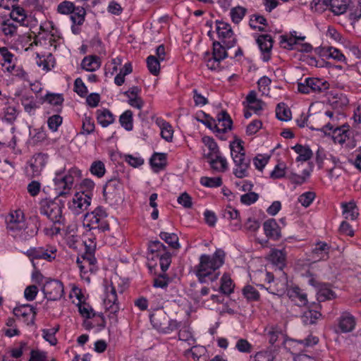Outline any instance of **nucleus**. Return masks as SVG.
Masks as SVG:
<instances>
[{"mask_svg": "<svg viewBox=\"0 0 361 361\" xmlns=\"http://www.w3.org/2000/svg\"><path fill=\"white\" fill-rule=\"evenodd\" d=\"M225 252L217 249L213 255H200L199 264L195 267V274L201 283L207 280L214 281L219 276V268L224 264Z\"/></svg>", "mask_w": 361, "mask_h": 361, "instance_id": "nucleus-1", "label": "nucleus"}, {"mask_svg": "<svg viewBox=\"0 0 361 361\" xmlns=\"http://www.w3.org/2000/svg\"><path fill=\"white\" fill-rule=\"evenodd\" d=\"M63 209V205L56 201L46 199L40 202V213L46 216L55 225L52 228V234H57L60 232L61 228L57 224L60 226L65 223Z\"/></svg>", "mask_w": 361, "mask_h": 361, "instance_id": "nucleus-2", "label": "nucleus"}, {"mask_svg": "<svg viewBox=\"0 0 361 361\" xmlns=\"http://www.w3.org/2000/svg\"><path fill=\"white\" fill-rule=\"evenodd\" d=\"M107 214L102 207L96 208L92 212L85 216L84 226L98 233L109 230V224L106 219Z\"/></svg>", "mask_w": 361, "mask_h": 361, "instance_id": "nucleus-3", "label": "nucleus"}, {"mask_svg": "<svg viewBox=\"0 0 361 361\" xmlns=\"http://www.w3.org/2000/svg\"><path fill=\"white\" fill-rule=\"evenodd\" d=\"M80 170L74 168L70 169L66 174L61 171L56 173V177L54 181L59 197L66 196L70 194L73 188L75 176H80Z\"/></svg>", "mask_w": 361, "mask_h": 361, "instance_id": "nucleus-4", "label": "nucleus"}, {"mask_svg": "<svg viewBox=\"0 0 361 361\" xmlns=\"http://www.w3.org/2000/svg\"><path fill=\"white\" fill-rule=\"evenodd\" d=\"M150 322L153 327L162 334H170L180 326L177 321L169 319L166 313L161 310L152 314Z\"/></svg>", "mask_w": 361, "mask_h": 361, "instance_id": "nucleus-5", "label": "nucleus"}, {"mask_svg": "<svg viewBox=\"0 0 361 361\" xmlns=\"http://www.w3.org/2000/svg\"><path fill=\"white\" fill-rule=\"evenodd\" d=\"M123 288L116 287L111 281L105 285V293L104 298V306L110 314H116L120 310L119 303L118 302L117 292L122 293Z\"/></svg>", "mask_w": 361, "mask_h": 361, "instance_id": "nucleus-6", "label": "nucleus"}, {"mask_svg": "<svg viewBox=\"0 0 361 361\" xmlns=\"http://www.w3.org/2000/svg\"><path fill=\"white\" fill-rule=\"evenodd\" d=\"M86 247V252L77 257L76 263L82 274L87 272H94L96 271V258L94 255L95 245L91 241L87 245V241H84Z\"/></svg>", "mask_w": 361, "mask_h": 361, "instance_id": "nucleus-7", "label": "nucleus"}, {"mask_svg": "<svg viewBox=\"0 0 361 361\" xmlns=\"http://www.w3.org/2000/svg\"><path fill=\"white\" fill-rule=\"evenodd\" d=\"M329 87V83L322 79L307 78L298 85V90L302 94L324 92Z\"/></svg>", "mask_w": 361, "mask_h": 361, "instance_id": "nucleus-8", "label": "nucleus"}, {"mask_svg": "<svg viewBox=\"0 0 361 361\" xmlns=\"http://www.w3.org/2000/svg\"><path fill=\"white\" fill-rule=\"evenodd\" d=\"M42 291L48 300L56 301L63 295V285L58 280H49L44 284Z\"/></svg>", "mask_w": 361, "mask_h": 361, "instance_id": "nucleus-9", "label": "nucleus"}, {"mask_svg": "<svg viewBox=\"0 0 361 361\" xmlns=\"http://www.w3.org/2000/svg\"><path fill=\"white\" fill-rule=\"evenodd\" d=\"M90 202V194H85V192H76L68 203V208L74 214L78 215L87 209Z\"/></svg>", "mask_w": 361, "mask_h": 361, "instance_id": "nucleus-10", "label": "nucleus"}, {"mask_svg": "<svg viewBox=\"0 0 361 361\" xmlns=\"http://www.w3.org/2000/svg\"><path fill=\"white\" fill-rule=\"evenodd\" d=\"M216 32L218 37L227 48L233 47L235 44L233 32L231 25L223 21H216Z\"/></svg>", "mask_w": 361, "mask_h": 361, "instance_id": "nucleus-11", "label": "nucleus"}, {"mask_svg": "<svg viewBox=\"0 0 361 361\" xmlns=\"http://www.w3.org/2000/svg\"><path fill=\"white\" fill-rule=\"evenodd\" d=\"M56 251V250L54 248L31 247L26 251L25 255L31 260L33 267L35 268V259H45L50 262L55 258Z\"/></svg>", "mask_w": 361, "mask_h": 361, "instance_id": "nucleus-12", "label": "nucleus"}, {"mask_svg": "<svg viewBox=\"0 0 361 361\" xmlns=\"http://www.w3.org/2000/svg\"><path fill=\"white\" fill-rule=\"evenodd\" d=\"M234 167L233 173L235 177L243 178L249 176V169L250 167V159L246 155L243 157H236L233 159Z\"/></svg>", "mask_w": 361, "mask_h": 361, "instance_id": "nucleus-13", "label": "nucleus"}, {"mask_svg": "<svg viewBox=\"0 0 361 361\" xmlns=\"http://www.w3.org/2000/svg\"><path fill=\"white\" fill-rule=\"evenodd\" d=\"M355 325V317L348 312H342L338 319V326L342 333L353 331Z\"/></svg>", "mask_w": 361, "mask_h": 361, "instance_id": "nucleus-14", "label": "nucleus"}, {"mask_svg": "<svg viewBox=\"0 0 361 361\" xmlns=\"http://www.w3.org/2000/svg\"><path fill=\"white\" fill-rule=\"evenodd\" d=\"M231 127L232 121L230 116L226 111L218 114L213 130L218 133H226L231 130Z\"/></svg>", "mask_w": 361, "mask_h": 361, "instance_id": "nucleus-15", "label": "nucleus"}, {"mask_svg": "<svg viewBox=\"0 0 361 361\" xmlns=\"http://www.w3.org/2000/svg\"><path fill=\"white\" fill-rule=\"evenodd\" d=\"M13 313L16 317L26 318L27 325L33 324L36 316V311L31 305H25L14 308Z\"/></svg>", "mask_w": 361, "mask_h": 361, "instance_id": "nucleus-16", "label": "nucleus"}, {"mask_svg": "<svg viewBox=\"0 0 361 361\" xmlns=\"http://www.w3.org/2000/svg\"><path fill=\"white\" fill-rule=\"evenodd\" d=\"M330 135H331L335 142L343 144L350 136V126L348 124L342 125L340 127L337 125L331 131Z\"/></svg>", "mask_w": 361, "mask_h": 361, "instance_id": "nucleus-17", "label": "nucleus"}, {"mask_svg": "<svg viewBox=\"0 0 361 361\" xmlns=\"http://www.w3.org/2000/svg\"><path fill=\"white\" fill-rule=\"evenodd\" d=\"M258 46L263 54V60L269 61L270 59V51L273 46V40L269 35H259L257 39Z\"/></svg>", "mask_w": 361, "mask_h": 361, "instance_id": "nucleus-18", "label": "nucleus"}, {"mask_svg": "<svg viewBox=\"0 0 361 361\" xmlns=\"http://www.w3.org/2000/svg\"><path fill=\"white\" fill-rule=\"evenodd\" d=\"M323 3L329 6L335 15L339 16L346 12L350 0H323Z\"/></svg>", "mask_w": 361, "mask_h": 361, "instance_id": "nucleus-19", "label": "nucleus"}, {"mask_svg": "<svg viewBox=\"0 0 361 361\" xmlns=\"http://www.w3.org/2000/svg\"><path fill=\"white\" fill-rule=\"evenodd\" d=\"M48 157L45 154H35L30 160V167L34 176H39L47 163Z\"/></svg>", "mask_w": 361, "mask_h": 361, "instance_id": "nucleus-20", "label": "nucleus"}, {"mask_svg": "<svg viewBox=\"0 0 361 361\" xmlns=\"http://www.w3.org/2000/svg\"><path fill=\"white\" fill-rule=\"evenodd\" d=\"M263 228L269 238L277 240L281 237V230L275 219H271L264 221Z\"/></svg>", "mask_w": 361, "mask_h": 361, "instance_id": "nucleus-21", "label": "nucleus"}, {"mask_svg": "<svg viewBox=\"0 0 361 361\" xmlns=\"http://www.w3.org/2000/svg\"><path fill=\"white\" fill-rule=\"evenodd\" d=\"M202 141L206 147V149H203V154L204 157L209 159L211 157L219 154L218 145L213 138L209 136H204L202 137Z\"/></svg>", "mask_w": 361, "mask_h": 361, "instance_id": "nucleus-22", "label": "nucleus"}, {"mask_svg": "<svg viewBox=\"0 0 361 361\" xmlns=\"http://www.w3.org/2000/svg\"><path fill=\"white\" fill-rule=\"evenodd\" d=\"M287 295L298 306H304L307 302L306 293L298 287H290L288 288Z\"/></svg>", "mask_w": 361, "mask_h": 361, "instance_id": "nucleus-23", "label": "nucleus"}, {"mask_svg": "<svg viewBox=\"0 0 361 361\" xmlns=\"http://www.w3.org/2000/svg\"><path fill=\"white\" fill-rule=\"evenodd\" d=\"M331 247L325 242H318L313 249L312 254L315 260H326Z\"/></svg>", "mask_w": 361, "mask_h": 361, "instance_id": "nucleus-24", "label": "nucleus"}, {"mask_svg": "<svg viewBox=\"0 0 361 361\" xmlns=\"http://www.w3.org/2000/svg\"><path fill=\"white\" fill-rule=\"evenodd\" d=\"M320 54L326 59H333L339 62H345L346 59L341 51L333 47H324L321 49Z\"/></svg>", "mask_w": 361, "mask_h": 361, "instance_id": "nucleus-25", "label": "nucleus"}, {"mask_svg": "<svg viewBox=\"0 0 361 361\" xmlns=\"http://www.w3.org/2000/svg\"><path fill=\"white\" fill-rule=\"evenodd\" d=\"M25 226V223L23 219L22 213L15 212L14 214H11L10 216L9 221L8 222L7 228L10 231H21Z\"/></svg>", "mask_w": 361, "mask_h": 361, "instance_id": "nucleus-26", "label": "nucleus"}, {"mask_svg": "<svg viewBox=\"0 0 361 361\" xmlns=\"http://www.w3.org/2000/svg\"><path fill=\"white\" fill-rule=\"evenodd\" d=\"M96 116L98 123L104 128L109 126L114 121V115L106 109H97Z\"/></svg>", "mask_w": 361, "mask_h": 361, "instance_id": "nucleus-27", "label": "nucleus"}, {"mask_svg": "<svg viewBox=\"0 0 361 361\" xmlns=\"http://www.w3.org/2000/svg\"><path fill=\"white\" fill-rule=\"evenodd\" d=\"M323 117L329 118L330 121L324 125L321 128H317V130H319L324 132L326 135H330L331 131L338 125V114H335L331 111H326L324 113V116Z\"/></svg>", "mask_w": 361, "mask_h": 361, "instance_id": "nucleus-28", "label": "nucleus"}, {"mask_svg": "<svg viewBox=\"0 0 361 361\" xmlns=\"http://www.w3.org/2000/svg\"><path fill=\"white\" fill-rule=\"evenodd\" d=\"M100 66L101 61L99 58L96 56H85L81 63L82 68L90 72L97 71Z\"/></svg>", "mask_w": 361, "mask_h": 361, "instance_id": "nucleus-29", "label": "nucleus"}, {"mask_svg": "<svg viewBox=\"0 0 361 361\" xmlns=\"http://www.w3.org/2000/svg\"><path fill=\"white\" fill-rule=\"evenodd\" d=\"M211 168L218 172H224L228 169V162L225 157L218 154L209 159Z\"/></svg>", "mask_w": 361, "mask_h": 361, "instance_id": "nucleus-30", "label": "nucleus"}, {"mask_svg": "<svg viewBox=\"0 0 361 361\" xmlns=\"http://www.w3.org/2000/svg\"><path fill=\"white\" fill-rule=\"evenodd\" d=\"M286 253L283 250L273 249L271 250L269 259L280 269L285 266Z\"/></svg>", "mask_w": 361, "mask_h": 361, "instance_id": "nucleus-31", "label": "nucleus"}, {"mask_svg": "<svg viewBox=\"0 0 361 361\" xmlns=\"http://www.w3.org/2000/svg\"><path fill=\"white\" fill-rule=\"evenodd\" d=\"M121 184L117 179H111L104 187V195L106 197H110L116 194L120 190Z\"/></svg>", "mask_w": 361, "mask_h": 361, "instance_id": "nucleus-32", "label": "nucleus"}, {"mask_svg": "<svg viewBox=\"0 0 361 361\" xmlns=\"http://www.w3.org/2000/svg\"><path fill=\"white\" fill-rule=\"evenodd\" d=\"M293 149L298 154L297 161H306L312 156V152L308 147L296 145L293 147Z\"/></svg>", "mask_w": 361, "mask_h": 361, "instance_id": "nucleus-33", "label": "nucleus"}, {"mask_svg": "<svg viewBox=\"0 0 361 361\" xmlns=\"http://www.w3.org/2000/svg\"><path fill=\"white\" fill-rule=\"evenodd\" d=\"M10 16L12 20L18 23L20 25H25V21L27 18V14L23 8L18 6L17 4L12 8Z\"/></svg>", "mask_w": 361, "mask_h": 361, "instance_id": "nucleus-34", "label": "nucleus"}, {"mask_svg": "<svg viewBox=\"0 0 361 361\" xmlns=\"http://www.w3.org/2000/svg\"><path fill=\"white\" fill-rule=\"evenodd\" d=\"M227 49V47H226L221 42L214 41L213 42L212 56L215 59H217V60L223 61L228 56L226 51Z\"/></svg>", "mask_w": 361, "mask_h": 361, "instance_id": "nucleus-35", "label": "nucleus"}, {"mask_svg": "<svg viewBox=\"0 0 361 361\" xmlns=\"http://www.w3.org/2000/svg\"><path fill=\"white\" fill-rule=\"evenodd\" d=\"M318 299L321 301L331 300L336 298L335 293L326 283L320 284L317 292Z\"/></svg>", "mask_w": 361, "mask_h": 361, "instance_id": "nucleus-36", "label": "nucleus"}, {"mask_svg": "<svg viewBox=\"0 0 361 361\" xmlns=\"http://www.w3.org/2000/svg\"><path fill=\"white\" fill-rule=\"evenodd\" d=\"M94 128L95 125L92 118L85 114L82 119V130L80 134L90 135L94 131Z\"/></svg>", "mask_w": 361, "mask_h": 361, "instance_id": "nucleus-37", "label": "nucleus"}, {"mask_svg": "<svg viewBox=\"0 0 361 361\" xmlns=\"http://www.w3.org/2000/svg\"><path fill=\"white\" fill-rule=\"evenodd\" d=\"M231 155L233 159L236 157H243L245 155V149L243 146V142L240 140H235L230 143Z\"/></svg>", "mask_w": 361, "mask_h": 361, "instance_id": "nucleus-38", "label": "nucleus"}, {"mask_svg": "<svg viewBox=\"0 0 361 361\" xmlns=\"http://www.w3.org/2000/svg\"><path fill=\"white\" fill-rule=\"evenodd\" d=\"M343 214L347 219L354 220L356 219L358 213L354 202L342 204Z\"/></svg>", "mask_w": 361, "mask_h": 361, "instance_id": "nucleus-39", "label": "nucleus"}, {"mask_svg": "<svg viewBox=\"0 0 361 361\" xmlns=\"http://www.w3.org/2000/svg\"><path fill=\"white\" fill-rule=\"evenodd\" d=\"M320 317L321 314L319 312L315 310H307L303 313L301 317V319L305 325H310L315 324Z\"/></svg>", "mask_w": 361, "mask_h": 361, "instance_id": "nucleus-40", "label": "nucleus"}, {"mask_svg": "<svg viewBox=\"0 0 361 361\" xmlns=\"http://www.w3.org/2000/svg\"><path fill=\"white\" fill-rule=\"evenodd\" d=\"M90 171L97 178L103 177L106 173L104 163L100 160L93 161L90 167Z\"/></svg>", "mask_w": 361, "mask_h": 361, "instance_id": "nucleus-41", "label": "nucleus"}, {"mask_svg": "<svg viewBox=\"0 0 361 361\" xmlns=\"http://www.w3.org/2000/svg\"><path fill=\"white\" fill-rule=\"evenodd\" d=\"M119 122L126 130H133V113L130 110L124 111L119 118Z\"/></svg>", "mask_w": 361, "mask_h": 361, "instance_id": "nucleus-42", "label": "nucleus"}, {"mask_svg": "<svg viewBox=\"0 0 361 361\" xmlns=\"http://www.w3.org/2000/svg\"><path fill=\"white\" fill-rule=\"evenodd\" d=\"M159 236L161 238V240H164L172 248L178 249L180 247V244L178 243V237L176 233L161 232Z\"/></svg>", "mask_w": 361, "mask_h": 361, "instance_id": "nucleus-43", "label": "nucleus"}, {"mask_svg": "<svg viewBox=\"0 0 361 361\" xmlns=\"http://www.w3.org/2000/svg\"><path fill=\"white\" fill-rule=\"evenodd\" d=\"M276 115L279 120L283 121H288L291 118L290 110L283 103L278 104L276 109Z\"/></svg>", "mask_w": 361, "mask_h": 361, "instance_id": "nucleus-44", "label": "nucleus"}, {"mask_svg": "<svg viewBox=\"0 0 361 361\" xmlns=\"http://www.w3.org/2000/svg\"><path fill=\"white\" fill-rule=\"evenodd\" d=\"M221 291L226 295L231 293L233 290L234 285L230 277L227 274H224L221 277Z\"/></svg>", "mask_w": 361, "mask_h": 361, "instance_id": "nucleus-45", "label": "nucleus"}, {"mask_svg": "<svg viewBox=\"0 0 361 361\" xmlns=\"http://www.w3.org/2000/svg\"><path fill=\"white\" fill-rule=\"evenodd\" d=\"M246 12L247 9L243 6H236L231 8L230 16L232 21L235 24L239 23L245 16Z\"/></svg>", "mask_w": 361, "mask_h": 361, "instance_id": "nucleus-46", "label": "nucleus"}, {"mask_svg": "<svg viewBox=\"0 0 361 361\" xmlns=\"http://www.w3.org/2000/svg\"><path fill=\"white\" fill-rule=\"evenodd\" d=\"M160 61L155 56H149L147 58V65L149 72L157 75L160 71Z\"/></svg>", "mask_w": 361, "mask_h": 361, "instance_id": "nucleus-47", "label": "nucleus"}, {"mask_svg": "<svg viewBox=\"0 0 361 361\" xmlns=\"http://www.w3.org/2000/svg\"><path fill=\"white\" fill-rule=\"evenodd\" d=\"M85 14L86 11L82 7H75L71 16L73 24L82 25L84 23Z\"/></svg>", "mask_w": 361, "mask_h": 361, "instance_id": "nucleus-48", "label": "nucleus"}, {"mask_svg": "<svg viewBox=\"0 0 361 361\" xmlns=\"http://www.w3.org/2000/svg\"><path fill=\"white\" fill-rule=\"evenodd\" d=\"M18 116V111L15 106L7 105L4 108V119L10 123H13Z\"/></svg>", "mask_w": 361, "mask_h": 361, "instance_id": "nucleus-49", "label": "nucleus"}, {"mask_svg": "<svg viewBox=\"0 0 361 361\" xmlns=\"http://www.w3.org/2000/svg\"><path fill=\"white\" fill-rule=\"evenodd\" d=\"M21 103L26 112L32 114L36 108V103L32 96L23 95Z\"/></svg>", "mask_w": 361, "mask_h": 361, "instance_id": "nucleus-50", "label": "nucleus"}, {"mask_svg": "<svg viewBox=\"0 0 361 361\" xmlns=\"http://www.w3.org/2000/svg\"><path fill=\"white\" fill-rule=\"evenodd\" d=\"M200 183L208 188L219 187L222 184V180L220 177H202L200 178Z\"/></svg>", "mask_w": 361, "mask_h": 361, "instance_id": "nucleus-51", "label": "nucleus"}, {"mask_svg": "<svg viewBox=\"0 0 361 361\" xmlns=\"http://www.w3.org/2000/svg\"><path fill=\"white\" fill-rule=\"evenodd\" d=\"M223 216L225 219L228 220L236 221V222L235 223V226H237L240 225L239 212L235 209L231 207H226L223 212Z\"/></svg>", "mask_w": 361, "mask_h": 361, "instance_id": "nucleus-52", "label": "nucleus"}, {"mask_svg": "<svg viewBox=\"0 0 361 361\" xmlns=\"http://www.w3.org/2000/svg\"><path fill=\"white\" fill-rule=\"evenodd\" d=\"M243 293L248 300L256 301L259 298V293L257 290L250 285L243 288Z\"/></svg>", "mask_w": 361, "mask_h": 361, "instance_id": "nucleus-53", "label": "nucleus"}, {"mask_svg": "<svg viewBox=\"0 0 361 361\" xmlns=\"http://www.w3.org/2000/svg\"><path fill=\"white\" fill-rule=\"evenodd\" d=\"M266 22H267V20L264 16L258 15V14H255V15H252V17L250 18V27H252L255 29L257 28L260 31H264V28L258 25L259 24V25H265Z\"/></svg>", "mask_w": 361, "mask_h": 361, "instance_id": "nucleus-54", "label": "nucleus"}, {"mask_svg": "<svg viewBox=\"0 0 361 361\" xmlns=\"http://www.w3.org/2000/svg\"><path fill=\"white\" fill-rule=\"evenodd\" d=\"M58 328H53L49 329L42 330V337L48 341L51 345H55L57 343V339L55 336L56 333L58 331Z\"/></svg>", "mask_w": 361, "mask_h": 361, "instance_id": "nucleus-55", "label": "nucleus"}, {"mask_svg": "<svg viewBox=\"0 0 361 361\" xmlns=\"http://www.w3.org/2000/svg\"><path fill=\"white\" fill-rule=\"evenodd\" d=\"M173 130L171 126L167 122H164L161 126V137L167 142H171L173 138Z\"/></svg>", "mask_w": 361, "mask_h": 361, "instance_id": "nucleus-56", "label": "nucleus"}, {"mask_svg": "<svg viewBox=\"0 0 361 361\" xmlns=\"http://www.w3.org/2000/svg\"><path fill=\"white\" fill-rule=\"evenodd\" d=\"M75 8V7L72 2L64 1L58 5L57 11L59 13L63 15L71 14V13L73 12Z\"/></svg>", "mask_w": 361, "mask_h": 361, "instance_id": "nucleus-57", "label": "nucleus"}, {"mask_svg": "<svg viewBox=\"0 0 361 361\" xmlns=\"http://www.w3.org/2000/svg\"><path fill=\"white\" fill-rule=\"evenodd\" d=\"M166 156L164 154L155 153L150 159V163L153 167L161 169L165 165Z\"/></svg>", "mask_w": 361, "mask_h": 361, "instance_id": "nucleus-58", "label": "nucleus"}, {"mask_svg": "<svg viewBox=\"0 0 361 361\" xmlns=\"http://www.w3.org/2000/svg\"><path fill=\"white\" fill-rule=\"evenodd\" d=\"M62 120V117L59 115L51 116L47 121L48 127L53 132H56L58 130V128L61 125Z\"/></svg>", "mask_w": 361, "mask_h": 361, "instance_id": "nucleus-59", "label": "nucleus"}, {"mask_svg": "<svg viewBox=\"0 0 361 361\" xmlns=\"http://www.w3.org/2000/svg\"><path fill=\"white\" fill-rule=\"evenodd\" d=\"M315 197V194L312 192H306L298 197V202L305 207H309Z\"/></svg>", "mask_w": 361, "mask_h": 361, "instance_id": "nucleus-60", "label": "nucleus"}, {"mask_svg": "<svg viewBox=\"0 0 361 361\" xmlns=\"http://www.w3.org/2000/svg\"><path fill=\"white\" fill-rule=\"evenodd\" d=\"M78 310L80 314L85 318H91L94 316V314L93 312V309L91 307V306L85 302L80 303L78 305Z\"/></svg>", "mask_w": 361, "mask_h": 361, "instance_id": "nucleus-61", "label": "nucleus"}, {"mask_svg": "<svg viewBox=\"0 0 361 361\" xmlns=\"http://www.w3.org/2000/svg\"><path fill=\"white\" fill-rule=\"evenodd\" d=\"M235 348L240 353H248L252 351V345L246 339L240 338L237 341Z\"/></svg>", "mask_w": 361, "mask_h": 361, "instance_id": "nucleus-62", "label": "nucleus"}, {"mask_svg": "<svg viewBox=\"0 0 361 361\" xmlns=\"http://www.w3.org/2000/svg\"><path fill=\"white\" fill-rule=\"evenodd\" d=\"M279 331L275 326H270L265 329V336L268 338L271 344H274L278 340Z\"/></svg>", "mask_w": 361, "mask_h": 361, "instance_id": "nucleus-63", "label": "nucleus"}, {"mask_svg": "<svg viewBox=\"0 0 361 361\" xmlns=\"http://www.w3.org/2000/svg\"><path fill=\"white\" fill-rule=\"evenodd\" d=\"M38 293V288L35 285L28 286L24 291V297L27 301H32Z\"/></svg>", "mask_w": 361, "mask_h": 361, "instance_id": "nucleus-64", "label": "nucleus"}]
</instances>
